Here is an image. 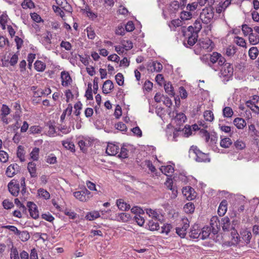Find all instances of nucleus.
<instances>
[{
  "instance_id": "8fccbe9b",
  "label": "nucleus",
  "mask_w": 259,
  "mask_h": 259,
  "mask_svg": "<svg viewBox=\"0 0 259 259\" xmlns=\"http://www.w3.org/2000/svg\"><path fill=\"white\" fill-rule=\"evenodd\" d=\"M146 213L150 217L154 219H157L159 217L158 212L155 210H153L151 208H147L146 209Z\"/></svg>"
},
{
  "instance_id": "774afa93",
  "label": "nucleus",
  "mask_w": 259,
  "mask_h": 259,
  "mask_svg": "<svg viewBox=\"0 0 259 259\" xmlns=\"http://www.w3.org/2000/svg\"><path fill=\"white\" fill-rule=\"evenodd\" d=\"M171 25H172L174 27H179L184 24V21L181 19H175L171 21Z\"/></svg>"
},
{
  "instance_id": "f704fd0d",
  "label": "nucleus",
  "mask_w": 259,
  "mask_h": 259,
  "mask_svg": "<svg viewBox=\"0 0 259 259\" xmlns=\"http://www.w3.org/2000/svg\"><path fill=\"white\" fill-rule=\"evenodd\" d=\"M161 170L162 173L165 175H168L169 174H172L174 171V168L171 165L163 166L161 168Z\"/></svg>"
},
{
  "instance_id": "5701e85b",
  "label": "nucleus",
  "mask_w": 259,
  "mask_h": 259,
  "mask_svg": "<svg viewBox=\"0 0 259 259\" xmlns=\"http://www.w3.org/2000/svg\"><path fill=\"white\" fill-rule=\"evenodd\" d=\"M200 230L198 229L197 226H194L190 232V236L192 238H200Z\"/></svg>"
},
{
  "instance_id": "f257e3e1",
  "label": "nucleus",
  "mask_w": 259,
  "mask_h": 259,
  "mask_svg": "<svg viewBox=\"0 0 259 259\" xmlns=\"http://www.w3.org/2000/svg\"><path fill=\"white\" fill-rule=\"evenodd\" d=\"M214 17L213 9L212 7L204 8L200 14V18L205 24H208L212 21Z\"/></svg>"
},
{
  "instance_id": "bb28decb",
  "label": "nucleus",
  "mask_w": 259,
  "mask_h": 259,
  "mask_svg": "<svg viewBox=\"0 0 259 259\" xmlns=\"http://www.w3.org/2000/svg\"><path fill=\"white\" fill-rule=\"evenodd\" d=\"M201 236L200 239L204 240L208 238L210 234L211 229L208 227H203L201 230H200Z\"/></svg>"
},
{
  "instance_id": "4be33fe9",
  "label": "nucleus",
  "mask_w": 259,
  "mask_h": 259,
  "mask_svg": "<svg viewBox=\"0 0 259 259\" xmlns=\"http://www.w3.org/2000/svg\"><path fill=\"white\" fill-rule=\"evenodd\" d=\"M62 145L64 147L67 149L69 150L70 151L74 152H75V146L74 144L69 139H67L64 141H62Z\"/></svg>"
},
{
  "instance_id": "2f4dec72",
  "label": "nucleus",
  "mask_w": 259,
  "mask_h": 259,
  "mask_svg": "<svg viewBox=\"0 0 259 259\" xmlns=\"http://www.w3.org/2000/svg\"><path fill=\"white\" fill-rule=\"evenodd\" d=\"M234 42L239 46L246 48V42L245 39L239 36H235L234 38Z\"/></svg>"
},
{
  "instance_id": "c03bdc74",
  "label": "nucleus",
  "mask_w": 259,
  "mask_h": 259,
  "mask_svg": "<svg viewBox=\"0 0 259 259\" xmlns=\"http://www.w3.org/2000/svg\"><path fill=\"white\" fill-rule=\"evenodd\" d=\"M39 149L38 148L35 147L30 154L31 158L33 160H37L39 156Z\"/></svg>"
},
{
  "instance_id": "9b49d317",
  "label": "nucleus",
  "mask_w": 259,
  "mask_h": 259,
  "mask_svg": "<svg viewBox=\"0 0 259 259\" xmlns=\"http://www.w3.org/2000/svg\"><path fill=\"white\" fill-rule=\"evenodd\" d=\"M27 206L28 207L30 216L34 219H37L39 217V212L36 204L32 202L29 201L27 203Z\"/></svg>"
},
{
  "instance_id": "79ce46f5",
  "label": "nucleus",
  "mask_w": 259,
  "mask_h": 259,
  "mask_svg": "<svg viewBox=\"0 0 259 259\" xmlns=\"http://www.w3.org/2000/svg\"><path fill=\"white\" fill-rule=\"evenodd\" d=\"M151 67H152V68L151 69V71L159 72L162 69V65L159 62H153Z\"/></svg>"
},
{
  "instance_id": "603ef678",
  "label": "nucleus",
  "mask_w": 259,
  "mask_h": 259,
  "mask_svg": "<svg viewBox=\"0 0 259 259\" xmlns=\"http://www.w3.org/2000/svg\"><path fill=\"white\" fill-rule=\"evenodd\" d=\"M141 215L142 214H136L134 218L135 221L140 226H142L145 223V219Z\"/></svg>"
},
{
  "instance_id": "393cba45",
  "label": "nucleus",
  "mask_w": 259,
  "mask_h": 259,
  "mask_svg": "<svg viewBox=\"0 0 259 259\" xmlns=\"http://www.w3.org/2000/svg\"><path fill=\"white\" fill-rule=\"evenodd\" d=\"M259 51L256 47H252L248 51V55L251 60L255 59L258 55Z\"/></svg>"
},
{
  "instance_id": "ddd939ff",
  "label": "nucleus",
  "mask_w": 259,
  "mask_h": 259,
  "mask_svg": "<svg viewBox=\"0 0 259 259\" xmlns=\"http://www.w3.org/2000/svg\"><path fill=\"white\" fill-rule=\"evenodd\" d=\"M61 84L64 87H67L71 84L72 79L68 72L62 71L61 73Z\"/></svg>"
},
{
  "instance_id": "3c124183",
  "label": "nucleus",
  "mask_w": 259,
  "mask_h": 259,
  "mask_svg": "<svg viewBox=\"0 0 259 259\" xmlns=\"http://www.w3.org/2000/svg\"><path fill=\"white\" fill-rule=\"evenodd\" d=\"M10 258L11 259H20L19 256V252L16 247H13L11 249L10 252Z\"/></svg>"
},
{
  "instance_id": "de8ad7c7",
  "label": "nucleus",
  "mask_w": 259,
  "mask_h": 259,
  "mask_svg": "<svg viewBox=\"0 0 259 259\" xmlns=\"http://www.w3.org/2000/svg\"><path fill=\"white\" fill-rule=\"evenodd\" d=\"M17 234L19 235L20 239L23 242L27 241L30 238L29 233L26 231L20 232L19 231V233Z\"/></svg>"
},
{
  "instance_id": "e433bc0d",
  "label": "nucleus",
  "mask_w": 259,
  "mask_h": 259,
  "mask_svg": "<svg viewBox=\"0 0 259 259\" xmlns=\"http://www.w3.org/2000/svg\"><path fill=\"white\" fill-rule=\"evenodd\" d=\"M194 205L192 202H188L184 206V210L187 213H191L194 211Z\"/></svg>"
},
{
  "instance_id": "2eb2a0df",
  "label": "nucleus",
  "mask_w": 259,
  "mask_h": 259,
  "mask_svg": "<svg viewBox=\"0 0 259 259\" xmlns=\"http://www.w3.org/2000/svg\"><path fill=\"white\" fill-rule=\"evenodd\" d=\"M18 167L19 166L16 163L11 164L6 169V175L10 178L13 177L18 171Z\"/></svg>"
},
{
  "instance_id": "4468645a",
  "label": "nucleus",
  "mask_w": 259,
  "mask_h": 259,
  "mask_svg": "<svg viewBox=\"0 0 259 259\" xmlns=\"http://www.w3.org/2000/svg\"><path fill=\"white\" fill-rule=\"evenodd\" d=\"M55 1L57 6L61 8L66 13H71L72 12V8L66 0H55Z\"/></svg>"
},
{
  "instance_id": "052dcab7",
  "label": "nucleus",
  "mask_w": 259,
  "mask_h": 259,
  "mask_svg": "<svg viewBox=\"0 0 259 259\" xmlns=\"http://www.w3.org/2000/svg\"><path fill=\"white\" fill-rule=\"evenodd\" d=\"M46 162L49 164H54L57 162V158L54 155L50 154L47 157Z\"/></svg>"
},
{
  "instance_id": "c756f323",
  "label": "nucleus",
  "mask_w": 259,
  "mask_h": 259,
  "mask_svg": "<svg viewBox=\"0 0 259 259\" xmlns=\"http://www.w3.org/2000/svg\"><path fill=\"white\" fill-rule=\"evenodd\" d=\"M203 117L205 121L212 122L214 119V115L210 110H206L203 113Z\"/></svg>"
},
{
  "instance_id": "f03ea898",
  "label": "nucleus",
  "mask_w": 259,
  "mask_h": 259,
  "mask_svg": "<svg viewBox=\"0 0 259 259\" xmlns=\"http://www.w3.org/2000/svg\"><path fill=\"white\" fill-rule=\"evenodd\" d=\"M189 153L191 155L193 154L195 155V159L198 162H209L210 159L207 154L202 152L197 148L196 146H193L189 150Z\"/></svg>"
},
{
  "instance_id": "6ab92c4d",
  "label": "nucleus",
  "mask_w": 259,
  "mask_h": 259,
  "mask_svg": "<svg viewBox=\"0 0 259 259\" xmlns=\"http://www.w3.org/2000/svg\"><path fill=\"white\" fill-rule=\"evenodd\" d=\"M240 235L243 240L247 244L250 242V240L251 238L252 235L251 233L249 231L246 229L243 230L241 231Z\"/></svg>"
},
{
  "instance_id": "4d7b16f0",
  "label": "nucleus",
  "mask_w": 259,
  "mask_h": 259,
  "mask_svg": "<svg viewBox=\"0 0 259 259\" xmlns=\"http://www.w3.org/2000/svg\"><path fill=\"white\" fill-rule=\"evenodd\" d=\"M87 35L89 39H93L96 36V33L92 27H87L86 29Z\"/></svg>"
},
{
  "instance_id": "a19ab883",
  "label": "nucleus",
  "mask_w": 259,
  "mask_h": 259,
  "mask_svg": "<svg viewBox=\"0 0 259 259\" xmlns=\"http://www.w3.org/2000/svg\"><path fill=\"white\" fill-rule=\"evenodd\" d=\"M27 168L31 177L35 176L36 165L34 163L29 162L28 164Z\"/></svg>"
},
{
  "instance_id": "864d4df0",
  "label": "nucleus",
  "mask_w": 259,
  "mask_h": 259,
  "mask_svg": "<svg viewBox=\"0 0 259 259\" xmlns=\"http://www.w3.org/2000/svg\"><path fill=\"white\" fill-rule=\"evenodd\" d=\"M41 131V128L40 126L36 125L31 126L29 130V132L30 134H39Z\"/></svg>"
},
{
  "instance_id": "f3484780",
  "label": "nucleus",
  "mask_w": 259,
  "mask_h": 259,
  "mask_svg": "<svg viewBox=\"0 0 259 259\" xmlns=\"http://www.w3.org/2000/svg\"><path fill=\"white\" fill-rule=\"evenodd\" d=\"M114 86L113 82L110 80L105 81L103 85V93L107 94L113 89Z\"/></svg>"
},
{
  "instance_id": "a18cd8bd",
  "label": "nucleus",
  "mask_w": 259,
  "mask_h": 259,
  "mask_svg": "<svg viewBox=\"0 0 259 259\" xmlns=\"http://www.w3.org/2000/svg\"><path fill=\"white\" fill-rule=\"evenodd\" d=\"M24 150L23 148L19 146L18 148L17 155V157L20 159L21 161H24L25 160V156H24Z\"/></svg>"
},
{
  "instance_id": "ea45409f",
  "label": "nucleus",
  "mask_w": 259,
  "mask_h": 259,
  "mask_svg": "<svg viewBox=\"0 0 259 259\" xmlns=\"http://www.w3.org/2000/svg\"><path fill=\"white\" fill-rule=\"evenodd\" d=\"M121 45L124 48L125 51L131 50L133 47L132 42L128 40H122L121 41Z\"/></svg>"
},
{
  "instance_id": "dca6fc26",
  "label": "nucleus",
  "mask_w": 259,
  "mask_h": 259,
  "mask_svg": "<svg viewBox=\"0 0 259 259\" xmlns=\"http://www.w3.org/2000/svg\"><path fill=\"white\" fill-rule=\"evenodd\" d=\"M132 219L131 215L127 213L121 212L116 215L114 219V220L122 222H127Z\"/></svg>"
},
{
  "instance_id": "c85d7f7f",
  "label": "nucleus",
  "mask_w": 259,
  "mask_h": 259,
  "mask_svg": "<svg viewBox=\"0 0 259 259\" xmlns=\"http://www.w3.org/2000/svg\"><path fill=\"white\" fill-rule=\"evenodd\" d=\"M52 35L51 32H47L46 33L42 35V43L45 45H50L51 44V38Z\"/></svg>"
},
{
  "instance_id": "49530a36",
  "label": "nucleus",
  "mask_w": 259,
  "mask_h": 259,
  "mask_svg": "<svg viewBox=\"0 0 259 259\" xmlns=\"http://www.w3.org/2000/svg\"><path fill=\"white\" fill-rule=\"evenodd\" d=\"M165 91L169 95L174 96L175 93L171 83L168 82L164 84Z\"/></svg>"
},
{
  "instance_id": "09e8293b",
  "label": "nucleus",
  "mask_w": 259,
  "mask_h": 259,
  "mask_svg": "<svg viewBox=\"0 0 259 259\" xmlns=\"http://www.w3.org/2000/svg\"><path fill=\"white\" fill-rule=\"evenodd\" d=\"M22 7L23 9H31L34 7V5L31 0H24Z\"/></svg>"
},
{
  "instance_id": "b1692460",
  "label": "nucleus",
  "mask_w": 259,
  "mask_h": 259,
  "mask_svg": "<svg viewBox=\"0 0 259 259\" xmlns=\"http://www.w3.org/2000/svg\"><path fill=\"white\" fill-rule=\"evenodd\" d=\"M116 205L118 208L121 210L125 211L130 208V205L121 199L117 200Z\"/></svg>"
},
{
  "instance_id": "6e6552de",
  "label": "nucleus",
  "mask_w": 259,
  "mask_h": 259,
  "mask_svg": "<svg viewBox=\"0 0 259 259\" xmlns=\"http://www.w3.org/2000/svg\"><path fill=\"white\" fill-rule=\"evenodd\" d=\"M199 44L200 48L206 50L207 52L211 51L214 47L213 42L208 38H205L200 39L199 40Z\"/></svg>"
},
{
  "instance_id": "0eeeda50",
  "label": "nucleus",
  "mask_w": 259,
  "mask_h": 259,
  "mask_svg": "<svg viewBox=\"0 0 259 259\" xmlns=\"http://www.w3.org/2000/svg\"><path fill=\"white\" fill-rule=\"evenodd\" d=\"M92 144V140L90 138L82 137L78 142V145L80 150L85 152L88 147H90Z\"/></svg>"
},
{
  "instance_id": "13d9d810",
  "label": "nucleus",
  "mask_w": 259,
  "mask_h": 259,
  "mask_svg": "<svg viewBox=\"0 0 259 259\" xmlns=\"http://www.w3.org/2000/svg\"><path fill=\"white\" fill-rule=\"evenodd\" d=\"M115 80L119 85H122L124 83L123 76L120 73H118L116 75Z\"/></svg>"
},
{
  "instance_id": "4c0bfd02",
  "label": "nucleus",
  "mask_w": 259,
  "mask_h": 259,
  "mask_svg": "<svg viewBox=\"0 0 259 259\" xmlns=\"http://www.w3.org/2000/svg\"><path fill=\"white\" fill-rule=\"evenodd\" d=\"M233 111L232 109L230 107H225L223 109V116L225 117L230 118L233 115Z\"/></svg>"
},
{
  "instance_id": "6e6d98bb",
  "label": "nucleus",
  "mask_w": 259,
  "mask_h": 259,
  "mask_svg": "<svg viewBox=\"0 0 259 259\" xmlns=\"http://www.w3.org/2000/svg\"><path fill=\"white\" fill-rule=\"evenodd\" d=\"M9 156L7 152L4 151H0V161L2 162L5 163L8 161Z\"/></svg>"
},
{
  "instance_id": "423d86ee",
  "label": "nucleus",
  "mask_w": 259,
  "mask_h": 259,
  "mask_svg": "<svg viewBox=\"0 0 259 259\" xmlns=\"http://www.w3.org/2000/svg\"><path fill=\"white\" fill-rule=\"evenodd\" d=\"M221 69V74L224 77H230L233 75V68L232 65L226 62L222 65Z\"/></svg>"
},
{
  "instance_id": "a211bd4d",
  "label": "nucleus",
  "mask_w": 259,
  "mask_h": 259,
  "mask_svg": "<svg viewBox=\"0 0 259 259\" xmlns=\"http://www.w3.org/2000/svg\"><path fill=\"white\" fill-rule=\"evenodd\" d=\"M227 210V201L226 200H223L220 203L218 212L220 216L224 215Z\"/></svg>"
},
{
  "instance_id": "aec40b11",
  "label": "nucleus",
  "mask_w": 259,
  "mask_h": 259,
  "mask_svg": "<svg viewBox=\"0 0 259 259\" xmlns=\"http://www.w3.org/2000/svg\"><path fill=\"white\" fill-rule=\"evenodd\" d=\"M233 123L238 129H243L246 125L245 120L239 117L235 118L233 120Z\"/></svg>"
},
{
  "instance_id": "cd10ccee",
  "label": "nucleus",
  "mask_w": 259,
  "mask_h": 259,
  "mask_svg": "<svg viewBox=\"0 0 259 259\" xmlns=\"http://www.w3.org/2000/svg\"><path fill=\"white\" fill-rule=\"evenodd\" d=\"M248 40L252 45H255L259 43V36L253 33H250L249 35Z\"/></svg>"
},
{
  "instance_id": "f8f14e48",
  "label": "nucleus",
  "mask_w": 259,
  "mask_h": 259,
  "mask_svg": "<svg viewBox=\"0 0 259 259\" xmlns=\"http://www.w3.org/2000/svg\"><path fill=\"white\" fill-rule=\"evenodd\" d=\"M119 148L113 143H108L106 149V153L110 156H114L118 153Z\"/></svg>"
},
{
  "instance_id": "20e7f679",
  "label": "nucleus",
  "mask_w": 259,
  "mask_h": 259,
  "mask_svg": "<svg viewBox=\"0 0 259 259\" xmlns=\"http://www.w3.org/2000/svg\"><path fill=\"white\" fill-rule=\"evenodd\" d=\"M8 187L9 192L14 196H17L19 192V182L15 179H13L8 184Z\"/></svg>"
},
{
  "instance_id": "1a4fd4ad",
  "label": "nucleus",
  "mask_w": 259,
  "mask_h": 259,
  "mask_svg": "<svg viewBox=\"0 0 259 259\" xmlns=\"http://www.w3.org/2000/svg\"><path fill=\"white\" fill-rule=\"evenodd\" d=\"M210 61L212 64H214L217 62H218V64L219 65H222L226 62V60L224 57H223L221 54L213 52L210 56Z\"/></svg>"
},
{
  "instance_id": "473e14b6",
  "label": "nucleus",
  "mask_w": 259,
  "mask_h": 259,
  "mask_svg": "<svg viewBox=\"0 0 259 259\" xmlns=\"http://www.w3.org/2000/svg\"><path fill=\"white\" fill-rule=\"evenodd\" d=\"M53 10L54 12L58 15H59L62 19H64L65 16V12H66L63 9L59 6L53 5L52 7Z\"/></svg>"
},
{
  "instance_id": "a878e982",
  "label": "nucleus",
  "mask_w": 259,
  "mask_h": 259,
  "mask_svg": "<svg viewBox=\"0 0 259 259\" xmlns=\"http://www.w3.org/2000/svg\"><path fill=\"white\" fill-rule=\"evenodd\" d=\"M193 17V14L192 12H189L187 10L183 11L181 13L180 18L183 20V21L189 20L192 19Z\"/></svg>"
},
{
  "instance_id": "39448f33",
  "label": "nucleus",
  "mask_w": 259,
  "mask_h": 259,
  "mask_svg": "<svg viewBox=\"0 0 259 259\" xmlns=\"http://www.w3.org/2000/svg\"><path fill=\"white\" fill-rule=\"evenodd\" d=\"M90 192L86 188L81 191H77L73 193L74 196L80 201L85 202L90 198Z\"/></svg>"
},
{
  "instance_id": "5fc2aeb1",
  "label": "nucleus",
  "mask_w": 259,
  "mask_h": 259,
  "mask_svg": "<svg viewBox=\"0 0 259 259\" xmlns=\"http://www.w3.org/2000/svg\"><path fill=\"white\" fill-rule=\"evenodd\" d=\"M242 31L243 33L244 36H247L249 35L250 33L252 32V29L249 27H248L246 24H243L242 25Z\"/></svg>"
},
{
  "instance_id": "7c9ffc66",
  "label": "nucleus",
  "mask_w": 259,
  "mask_h": 259,
  "mask_svg": "<svg viewBox=\"0 0 259 259\" xmlns=\"http://www.w3.org/2000/svg\"><path fill=\"white\" fill-rule=\"evenodd\" d=\"M232 144V140L229 138H225L220 141V146L224 148H229Z\"/></svg>"
},
{
  "instance_id": "72a5a7b5",
  "label": "nucleus",
  "mask_w": 259,
  "mask_h": 259,
  "mask_svg": "<svg viewBox=\"0 0 259 259\" xmlns=\"http://www.w3.org/2000/svg\"><path fill=\"white\" fill-rule=\"evenodd\" d=\"M35 69L39 72H42L46 68V64L41 61L37 60L34 63Z\"/></svg>"
},
{
  "instance_id": "37998d69",
  "label": "nucleus",
  "mask_w": 259,
  "mask_h": 259,
  "mask_svg": "<svg viewBox=\"0 0 259 259\" xmlns=\"http://www.w3.org/2000/svg\"><path fill=\"white\" fill-rule=\"evenodd\" d=\"M38 194L40 197L45 199H49L50 197V193L44 189H39L38 190Z\"/></svg>"
},
{
  "instance_id": "680f3d73",
  "label": "nucleus",
  "mask_w": 259,
  "mask_h": 259,
  "mask_svg": "<svg viewBox=\"0 0 259 259\" xmlns=\"http://www.w3.org/2000/svg\"><path fill=\"white\" fill-rule=\"evenodd\" d=\"M131 212L135 215L144 214V211L141 208L138 206L133 207L131 209Z\"/></svg>"
},
{
  "instance_id": "412c9836",
  "label": "nucleus",
  "mask_w": 259,
  "mask_h": 259,
  "mask_svg": "<svg viewBox=\"0 0 259 259\" xmlns=\"http://www.w3.org/2000/svg\"><path fill=\"white\" fill-rule=\"evenodd\" d=\"M100 217L101 215L99 211L94 210L88 212L87 213L85 218L89 221H93L97 218H100Z\"/></svg>"
},
{
  "instance_id": "e2e57ef3",
  "label": "nucleus",
  "mask_w": 259,
  "mask_h": 259,
  "mask_svg": "<svg viewBox=\"0 0 259 259\" xmlns=\"http://www.w3.org/2000/svg\"><path fill=\"white\" fill-rule=\"evenodd\" d=\"M236 52V49L235 47L230 46L227 48L226 51V54L228 56L230 57V56H233L235 54Z\"/></svg>"
},
{
  "instance_id": "c9c22d12",
  "label": "nucleus",
  "mask_w": 259,
  "mask_h": 259,
  "mask_svg": "<svg viewBox=\"0 0 259 259\" xmlns=\"http://www.w3.org/2000/svg\"><path fill=\"white\" fill-rule=\"evenodd\" d=\"M221 225L224 230H228L230 228V220L228 217H226L222 219Z\"/></svg>"
},
{
  "instance_id": "9d476101",
  "label": "nucleus",
  "mask_w": 259,
  "mask_h": 259,
  "mask_svg": "<svg viewBox=\"0 0 259 259\" xmlns=\"http://www.w3.org/2000/svg\"><path fill=\"white\" fill-rule=\"evenodd\" d=\"M182 193L188 200H193L195 199L196 196V192L194 189L189 186L183 188L182 189Z\"/></svg>"
},
{
  "instance_id": "7ed1b4c3",
  "label": "nucleus",
  "mask_w": 259,
  "mask_h": 259,
  "mask_svg": "<svg viewBox=\"0 0 259 259\" xmlns=\"http://www.w3.org/2000/svg\"><path fill=\"white\" fill-rule=\"evenodd\" d=\"M189 227V222L188 220L183 219L182 220V223L180 226L176 228V233L181 238H184Z\"/></svg>"
},
{
  "instance_id": "69168bd1",
  "label": "nucleus",
  "mask_w": 259,
  "mask_h": 259,
  "mask_svg": "<svg viewBox=\"0 0 259 259\" xmlns=\"http://www.w3.org/2000/svg\"><path fill=\"white\" fill-rule=\"evenodd\" d=\"M198 5L196 3L189 4L186 7V10L189 12H194L197 8Z\"/></svg>"
},
{
  "instance_id": "338daca9",
  "label": "nucleus",
  "mask_w": 259,
  "mask_h": 259,
  "mask_svg": "<svg viewBox=\"0 0 259 259\" xmlns=\"http://www.w3.org/2000/svg\"><path fill=\"white\" fill-rule=\"evenodd\" d=\"M115 127L117 130L120 131H126L127 130V127L126 125L121 122H119L116 124Z\"/></svg>"
},
{
  "instance_id": "58836bf2",
  "label": "nucleus",
  "mask_w": 259,
  "mask_h": 259,
  "mask_svg": "<svg viewBox=\"0 0 259 259\" xmlns=\"http://www.w3.org/2000/svg\"><path fill=\"white\" fill-rule=\"evenodd\" d=\"M8 20V16L6 13H3L0 16V24L2 26L3 29H5L6 24L7 23Z\"/></svg>"
},
{
  "instance_id": "0e129e2a",
  "label": "nucleus",
  "mask_w": 259,
  "mask_h": 259,
  "mask_svg": "<svg viewBox=\"0 0 259 259\" xmlns=\"http://www.w3.org/2000/svg\"><path fill=\"white\" fill-rule=\"evenodd\" d=\"M61 48L65 49L66 51H70L72 49V46L71 44L66 41H62L60 44Z\"/></svg>"
},
{
  "instance_id": "bf43d9fd",
  "label": "nucleus",
  "mask_w": 259,
  "mask_h": 259,
  "mask_svg": "<svg viewBox=\"0 0 259 259\" xmlns=\"http://www.w3.org/2000/svg\"><path fill=\"white\" fill-rule=\"evenodd\" d=\"M175 118L179 121V123H184L186 120V116L183 113H177Z\"/></svg>"
}]
</instances>
